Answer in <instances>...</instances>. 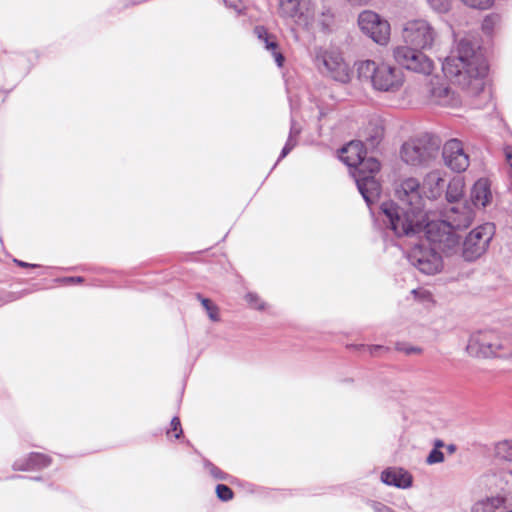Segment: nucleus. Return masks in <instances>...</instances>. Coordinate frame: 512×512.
Here are the masks:
<instances>
[{"instance_id":"1","label":"nucleus","mask_w":512,"mask_h":512,"mask_svg":"<svg viewBox=\"0 0 512 512\" xmlns=\"http://www.w3.org/2000/svg\"><path fill=\"white\" fill-rule=\"evenodd\" d=\"M422 192L418 179L406 178L395 188V196L400 205L392 201L381 204L382 220L397 236L414 235L424 229L427 219Z\"/></svg>"},{"instance_id":"2","label":"nucleus","mask_w":512,"mask_h":512,"mask_svg":"<svg viewBox=\"0 0 512 512\" xmlns=\"http://www.w3.org/2000/svg\"><path fill=\"white\" fill-rule=\"evenodd\" d=\"M442 70L451 81L472 95H478L484 89L488 65L476 46L469 39L463 38L445 58Z\"/></svg>"},{"instance_id":"3","label":"nucleus","mask_w":512,"mask_h":512,"mask_svg":"<svg viewBox=\"0 0 512 512\" xmlns=\"http://www.w3.org/2000/svg\"><path fill=\"white\" fill-rule=\"evenodd\" d=\"M475 217L472 205L468 202L450 205L443 213V219L426 223L423 230L427 240L443 253L449 255L458 251L461 237L456 230L468 228Z\"/></svg>"},{"instance_id":"4","label":"nucleus","mask_w":512,"mask_h":512,"mask_svg":"<svg viewBox=\"0 0 512 512\" xmlns=\"http://www.w3.org/2000/svg\"><path fill=\"white\" fill-rule=\"evenodd\" d=\"M357 70L361 79L370 81L373 89L380 92L395 93L404 84L402 70L388 63L366 60L358 64Z\"/></svg>"},{"instance_id":"5","label":"nucleus","mask_w":512,"mask_h":512,"mask_svg":"<svg viewBox=\"0 0 512 512\" xmlns=\"http://www.w3.org/2000/svg\"><path fill=\"white\" fill-rule=\"evenodd\" d=\"M440 144L438 137L423 135L402 145L401 158L413 166L425 165L437 157Z\"/></svg>"},{"instance_id":"6","label":"nucleus","mask_w":512,"mask_h":512,"mask_svg":"<svg viewBox=\"0 0 512 512\" xmlns=\"http://www.w3.org/2000/svg\"><path fill=\"white\" fill-rule=\"evenodd\" d=\"M339 158L348 167L353 169L351 174L369 170L370 172H379L380 163L377 159L366 158V149L361 141H351L339 151Z\"/></svg>"},{"instance_id":"7","label":"nucleus","mask_w":512,"mask_h":512,"mask_svg":"<svg viewBox=\"0 0 512 512\" xmlns=\"http://www.w3.org/2000/svg\"><path fill=\"white\" fill-rule=\"evenodd\" d=\"M495 233L492 223H485L474 228L463 242L462 255L466 261H474L487 250Z\"/></svg>"},{"instance_id":"8","label":"nucleus","mask_w":512,"mask_h":512,"mask_svg":"<svg viewBox=\"0 0 512 512\" xmlns=\"http://www.w3.org/2000/svg\"><path fill=\"white\" fill-rule=\"evenodd\" d=\"M437 33L424 19L410 20L402 29V37L406 46L429 49L433 46Z\"/></svg>"},{"instance_id":"9","label":"nucleus","mask_w":512,"mask_h":512,"mask_svg":"<svg viewBox=\"0 0 512 512\" xmlns=\"http://www.w3.org/2000/svg\"><path fill=\"white\" fill-rule=\"evenodd\" d=\"M431 246L415 245L408 253V261L420 272L426 275H433L441 271L443 267L442 257L436 252L440 250L429 241Z\"/></svg>"},{"instance_id":"10","label":"nucleus","mask_w":512,"mask_h":512,"mask_svg":"<svg viewBox=\"0 0 512 512\" xmlns=\"http://www.w3.org/2000/svg\"><path fill=\"white\" fill-rule=\"evenodd\" d=\"M316 65L320 72L335 81L346 83L350 80L347 63L337 50H322L316 55Z\"/></svg>"},{"instance_id":"11","label":"nucleus","mask_w":512,"mask_h":512,"mask_svg":"<svg viewBox=\"0 0 512 512\" xmlns=\"http://www.w3.org/2000/svg\"><path fill=\"white\" fill-rule=\"evenodd\" d=\"M421 50L413 46H398L394 49L393 56L396 62L407 70L429 75L434 69V64Z\"/></svg>"},{"instance_id":"12","label":"nucleus","mask_w":512,"mask_h":512,"mask_svg":"<svg viewBox=\"0 0 512 512\" xmlns=\"http://www.w3.org/2000/svg\"><path fill=\"white\" fill-rule=\"evenodd\" d=\"M361 31L374 42L386 45L390 39V24L371 10L362 11L358 17Z\"/></svg>"},{"instance_id":"13","label":"nucleus","mask_w":512,"mask_h":512,"mask_svg":"<svg viewBox=\"0 0 512 512\" xmlns=\"http://www.w3.org/2000/svg\"><path fill=\"white\" fill-rule=\"evenodd\" d=\"M279 14L308 27L314 21L315 7L311 0H279Z\"/></svg>"},{"instance_id":"14","label":"nucleus","mask_w":512,"mask_h":512,"mask_svg":"<svg viewBox=\"0 0 512 512\" xmlns=\"http://www.w3.org/2000/svg\"><path fill=\"white\" fill-rule=\"evenodd\" d=\"M498 333L494 330H480L469 337L466 351L476 358H493V349Z\"/></svg>"},{"instance_id":"15","label":"nucleus","mask_w":512,"mask_h":512,"mask_svg":"<svg viewBox=\"0 0 512 512\" xmlns=\"http://www.w3.org/2000/svg\"><path fill=\"white\" fill-rule=\"evenodd\" d=\"M442 156L447 167L455 172H463L469 166V156L458 139L448 140L443 147Z\"/></svg>"},{"instance_id":"16","label":"nucleus","mask_w":512,"mask_h":512,"mask_svg":"<svg viewBox=\"0 0 512 512\" xmlns=\"http://www.w3.org/2000/svg\"><path fill=\"white\" fill-rule=\"evenodd\" d=\"M487 484L505 506L512 505V470H500L488 475Z\"/></svg>"},{"instance_id":"17","label":"nucleus","mask_w":512,"mask_h":512,"mask_svg":"<svg viewBox=\"0 0 512 512\" xmlns=\"http://www.w3.org/2000/svg\"><path fill=\"white\" fill-rule=\"evenodd\" d=\"M429 94L431 101L440 106L457 107L461 104L460 97L438 77L431 78Z\"/></svg>"},{"instance_id":"18","label":"nucleus","mask_w":512,"mask_h":512,"mask_svg":"<svg viewBox=\"0 0 512 512\" xmlns=\"http://www.w3.org/2000/svg\"><path fill=\"white\" fill-rule=\"evenodd\" d=\"M376 173L366 170L353 174L357 188L369 206L378 199L381 192V185L375 178Z\"/></svg>"},{"instance_id":"19","label":"nucleus","mask_w":512,"mask_h":512,"mask_svg":"<svg viewBox=\"0 0 512 512\" xmlns=\"http://www.w3.org/2000/svg\"><path fill=\"white\" fill-rule=\"evenodd\" d=\"M254 34L264 46V48L271 52L272 56L278 67H282L284 63V56L279 49L277 37L274 34L268 32L264 26H256L254 28Z\"/></svg>"},{"instance_id":"20","label":"nucleus","mask_w":512,"mask_h":512,"mask_svg":"<svg viewBox=\"0 0 512 512\" xmlns=\"http://www.w3.org/2000/svg\"><path fill=\"white\" fill-rule=\"evenodd\" d=\"M421 187L426 198L437 199L446 187V180L442 172L438 170L431 171L425 176Z\"/></svg>"},{"instance_id":"21","label":"nucleus","mask_w":512,"mask_h":512,"mask_svg":"<svg viewBox=\"0 0 512 512\" xmlns=\"http://www.w3.org/2000/svg\"><path fill=\"white\" fill-rule=\"evenodd\" d=\"M383 483L398 488H408L412 485L411 474L402 468H388L381 474Z\"/></svg>"},{"instance_id":"22","label":"nucleus","mask_w":512,"mask_h":512,"mask_svg":"<svg viewBox=\"0 0 512 512\" xmlns=\"http://www.w3.org/2000/svg\"><path fill=\"white\" fill-rule=\"evenodd\" d=\"M492 199L490 182L486 178H480L471 189V201L475 207H486Z\"/></svg>"},{"instance_id":"23","label":"nucleus","mask_w":512,"mask_h":512,"mask_svg":"<svg viewBox=\"0 0 512 512\" xmlns=\"http://www.w3.org/2000/svg\"><path fill=\"white\" fill-rule=\"evenodd\" d=\"M51 463V459L41 453H31L23 460H17L13 464L14 470L27 471L47 467Z\"/></svg>"},{"instance_id":"24","label":"nucleus","mask_w":512,"mask_h":512,"mask_svg":"<svg viewBox=\"0 0 512 512\" xmlns=\"http://www.w3.org/2000/svg\"><path fill=\"white\" fill-rule=\"evenodd\" d=\"M500 507H506L501 498L491 496L476 501L471 512H496Z\"/></svg>"},{"instance_id":"25","label":"nucleus","mask_w":512,"mask_h":512,"mask_svg":"<svg viewBox=\"0 0 512 512\" xmlns=\"http://www.w3.org/2000/svg\"><path fill=\"white\" fill-rule=\"evenodd\" d=\"M301 126L294 120L291 119L289 136L286 144L284 145L278 161L283 159L288 153L297 145V137L301 133Z\"/></svg>"},{"instance_id":"26","label":"nucleus","mask_w":512,"mask_h":512,"mask_svg":"<svg viewBox=\"0 0 512 512\" xmlns=\"http://www.w3.org/2000/svg\"><path fill=\"white\" fill-rule=\"evenodd\" d=\"M446 199L447 201L453 205L458 203V200L463 195V187L464 184L461 179L454 178L448 184L446 183Z\"/></svg>"},{"instance_id":"27","label":"nucleus","mask_w":512,"mask_h":512,"mask_svg":"<svg viewBox=\"0 0 512 512\" xmlns=\"http://www.w3.org/2000/svg\"><path fill=\"white\" fill-rule=\"evenodd\" d=\"M493 351V357L512 358V343L510 339L498 334Z\"/></svg>"},{"instance_id":"28","label":"nucleus","mask_w":512,"mask_h":512,"mask_svg":"<svg viewBox=\"0 0 512 512\" xmlns=\"http://www.w3.org/2000/svg\"><path fill=\"white\" fill-rule=\"evenodd\" d=\"M494 456L500 460L512 461V440H503L495 444Z\"/></svg>"},{"instance_id":"29","label":"nucleus","mask_w":512,"mask_h":512,"mask_svg":"<svg viewBox=\"0 0 512 512\" xmlns=\"http://www.w3.org/2000/svg\"><path fill=\"white\" fill-rule=\"evenodd\" d=\"M197 298L201 301L203 308L206 310L209 318L216 322L219 321V309L216 305H214L209 299L203 298L200 294L197 295Z\"/></svg>"},{"instance_id":"30","label":"nucleus","mask_w":512,"mask_h":512,"mask_svg":"<svg viewBox=\"0 0 512 512\" xmlns=\"http://www.w3.org/2000/svg\"><path fill=\"white\" fill-rule=\"evenodd\" d=\"M499 20L500 18L496 14L487 15L482 22V30L487 34H491Z\"/></svg>"},{"instance_id":"31","label":"nucleus","mask_w":512,"mask_h":512,"mask_svg":"<svg viewBox=\"0 0 512 512\" xmlns=\"http://www.w3.org/2000/svg\"><path fill=\"white\" fill-rule=\"evenodd\" d=\"M428 3L434 11L445 13L450 9L451 0H428Z\"/></svg>"},{"instance_id":"32","label":"nucleus","mask_w":512,"mask_h":512,"mask_svg":"<svg viewBox=\"0 0 512 512\" xmlns=\"http://www.w3.org/2000/svg\"><path fill=\"white\" fill-rule=\"evenodd\" d=\"M216 494L222 501H229L233 498V491L227 485L218 484L216 486Z\"/></svg>"},{"instance_id":"33","label":"nucleus","mask_w":512,"mask_h":512,"mask_svg":"<svg viewBox=\"0 0 512 512\" xmlns=\"http://www.w3.org/2000/svg\"><path fill=\"white\" fill-rule=\"evenodd\" d=\"M466 6L476 9H488L493 0H461Z\"/></svg>"},{"instance_id":"34","label":"nucleus","mask_w":512,"mask_h":512,"mask_svg":"<svg viewBox=\"0 0 512 512\" xmlns=\"http://www.w3.org/2000/svg\"><path fill=\"white\" fill-rule=\"evenodd\" d=\"M443 461H444V454L437 448L432 449L426 459V462L430 465L442 463Z\"/></svg>"},{"instance_id":"35","label":"nucleus","mask_w":512,"mask_h":512,"mask_svg":"<svg viewBox=\"0 0 512 512\" xmlns=\"http://www.w3.org/2000/svg\"><path fill=\"white\" fill-rule=\"evenodd\" d=\"M206 469L210 472V474L217 480H226L227 475L222 472L218 467H216L211 462H205Z\"/></svg>"},{"instance_id":"36","label":"nucleus","mask_w":512,"mask_h":512,"mask_svg":"<svg viewBox=\"0 0 512 512\" xmlns=\"http://www.w3.org/2000/svg\"><path fill=\"white\" fill-rule=\"evenodd\" d=\"M249 305L255 309H263L264 303L260 300L259 296L255 293L249 292L245 296Z\"/></svg>"},{"instance_id":"37","label":"nucleus","mask_w":512,"mask_h":512,"mask_svg":"<svg viewBox=\"0 0 512 512\" xmlns=\"http://www.w3.org/2000/svg\"><path fill=\"white\" fill-rule=\"evenodd\" d=\"M396 350L398 351H401V352H404L406 355H410V354H413V353H421L422 352V349L419 348V347H414V346H408L404 343H398L396 345Z\"/></svg>"},{"instance_id":"38","label":"nucleus","mask_w":512,"mask_h":512,"mask_svg":"<svg viewBox=\"0 0 512 512\" xmlns=\"http://www.w3.org/2000/svg\"><path fill=\"white\" fill-rule=\"evenodd\" d=\"M359 348L367 350L371 356H376L380 351H386L388 348L381 346V345H371V346H365V345H359Z\"/></svg>"},{"instance_id":"39","label":"nucleus","mask_w":512,"mask_h":512,"mask_svg":"<svg viewBox=\"0 0 512 512\" xmlns=\"http://www.w3.org/2000/svg\"><path fill=\"white\" fill-rule=\"evenodd\" d=\"M171 431L175 432L174 437L178 439L182 434V427L180 423V419L178 417H173L171 420Z\"/></svg>"},{"instance_id":"40","label":"nucleus","mask_w":512,"mask_h":512,"mask_svg":"<svg viewBox=\"0 0 512 512\" xmlns=\"http://www.w3.org/2000/svg\"><path fill=\"white\" fill-rule=\"evenodd\" d=\"M372 508L374 512H395L390 507L380 503V502H374L372 504Z\"/></svg>"},{"instance_id":"41","label":"nucleus","mask_w":512,"mask_h":512,"mask_svg":"<svg viewBox=\"0 0 512 512\" xmlns=\"http://www.w3.org/2000/svg\"><path fill=\"white\" fill-rule=\"evenodd\" d=\"M84 279L80 276L77 277H66L63 279V282L68 284H76V283H82Z\"/></svg>"},{"instance_id":"42","label":"nucleus","mask_w":512,"mask_h":512,"mask_svg":"<svg viewBox=\"0 0 512 512\" xmlns=\"http://www.w3.org/2000/svg\"><path fill=\"white\" fill-rule=\"evenodd\" d=\"M352 6H363L367 5L370 0H347Z\"/></svg>"},{"instance_id":"43","label":"nucleus","mask_w":512,"mask_h":512,"mask_svg":"<svg viewBox=\"0 0 512 512\" xmlns=\"http://www.w3.org/2000/svg\"><path fill=\"white\" fill-rule=\"evenodd\" d=\"M14 262L20 266V267H23V268H28V267H31V268H34V267H37L38 265L36 264H30V263H27V262H24V261H21V260H17L15 259Z\"/></svg>"},{"instance_id":"44","label":"nucleus","mask_w":512,"mask_h":512,"mask_svg":"<svg viewBox=\"0 0 512 512\" xmlns=\"http://www.w3.org/2000/svg\"><path fill=\"white\" fill-rule=\"evenodd\" d=\"M226 6L237 9V0H224Z\"/></svg>"},{"instance_id":"45","label":"nucleus","mask_w":512,"mask_h":512,"mask_svg":"<svg viewBox=\"0 0 512 512\" xmlns=\"http://www.w3.org/2000/svg\"><path fill=\"white\" fill-rule=\"evenodd\" d=\"M442 446H443V442L441 440L436 441L435 448L438 449L439 447H442Z\"/></svg>"},{"instance_id":"46","label":"nucleus","mask_w":512,"mask_h":512,"mask_svg":"<svg viewBox=\"0 0 512 512\" xmlns=\"http://www.w3.org/2000/svg\"><path fill=\"white\" fill-rule=\"evenodd\" d=\"M507 159H508L509 165H510V166H511V168H512V155H511V154H508V155H507Z\"/></svg>"},{"instance_id":"47","label":"nucleus","mask_w":512,"mask_h":512,"mask_svg":"<svg viewBox=\"0 0 512 512\" xmlns=\"http://www.w3.org/2000/svg\"><path fill=\"white\" fill-rule=\"evenodd\" d=\"M449 450H450L451 452H453V451L455 450V447H454L453 445H450V446H449Z\"/></svg>"}]
</instances>
